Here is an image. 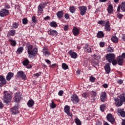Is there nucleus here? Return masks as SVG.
Returning <instances> with one entry per match:
<instances>
[{"mask_svg":"<svg viewBox=\"0 0 125 125\" xmlns=\"http://www.w3.org/2000/svg\"><path fill=\"white\" fill-rule=\"evenodd\" d=\"M11 99H12V95L9 93H5L4 95L3 103L5 104H9L11 102Z\"/></svg>","mask_w":125,"mask_h":125,"instance_id":"1","label":"nucleus"},{"mask_svg":"<svg viewBox=\"0 0 125 125\" xmlns=\"http://www.w3.org/2000/svg\"><path fill=\"white\" fill-rule=\"evenodd\" d=\"M17 77H18L19 79L21 78L24 81H26V80L27 79V77L26 76V74H25V72H24L22 70H20L17 72Z\"/></svg>","mask_w":125,"mask_h":125,"instance_id":"2","label":"nucleus"},{"mask_svg":"<svg viewBox=\"0 0 125 125\" xmlns=\"http://www.w3.org/2000/svg\"><path fill=\"white\" fill-rule=\"evenodd\" d=\"M105 58L109 63H112L113 60L116 58V55H115V54L112 53L107 54L105 56Z\"/></svg>","mask_w":125,"mask_h":125,"instance_id":"3","label":"nucleus"},{"mask_svg":"<svg viewBox=\"0 0 125 125\" xmlns=\"http://www.w3.org/2000/svg\"><path fill=\"white\" fill-rule=\"evenodd\" d=\"M28 54L29 55L28 57L29 58H33V57H35V56L38 54V49L37 47L34 48L31 51H28Z\"/></svg>","mask_w":125,"mask_h":125,"instance_id":"4","label":"nucleus"},{"mask_svg":"<svg viewBox=\"0 0 125 125\" xmlns=\"http://www.w3.org/2000/svg\"><path fill=\"white\" fill-rule=\"evenodd\" d=\"M9 15V10L3 8L0 10V17H6V16Z\"/></svg>","mask_w":125,"mask_h":125,"instance_id":"5","label":"nucleus"},{"mask_svg":"<svg viewBox=\"0 0 125 125\" xmlns=\"http://www.w3.org/2000/svg\"><path fill=\"white\" fill-rule=\"evenodd\" d=\"M78 9L80 11V14L82 16H83V15H85L86 13V11H87V7L85 6H80L78 7Z\"/></svg>","mask_w":125,"mask_h":125,"instance_id":"6","label":"nucleus"},{"mask_svg":"<svg viewBox=\"0 0 125 125\" xmlns=\"http://www.w3.org/2000/svg\"><path fill=\"white\" fill-rule=\"evenodd\" d=\"M23 98L22 97V95L20 94V92H17L15 94V102L16 103H19L21 100H22Z\"/></svg>","mask_w":125,"mask_h":125,"instance_id":"7","label":"nucleus"},{"mask_svg":"<svg viewBox=\"0 0 125 125\" xmlns=\"http://www.w3.org/2000/svg\"><path fill=\"white\" fill-rule=\"evenodd\" d=\"M23 98L22 97V95L20 94V92H17L15 94V102L16 103H19L21 100H22Z\"/></svg>","mask_w":125,"mask_h":125,"instance_id":"8","label":"nucleus"},{"mask_svg":"<svg viewBox=\"0 0 125 125\" xmlns=\"http://www.w3.org/2000/svg\"><path fill=\"white\" fill-rule=\"evenodd\" d=\"M71 101L72 102H73V103H74V104H78L80 101V100L79 99V97H78V95L74 94L71 96Z\"/></svg>","mask_w":125,"mask_h":125,"instance_id":"9","label":"nucleus"},{"mask_svg":"<svg viewBox=\"0 0 125 125\" xmlns=\"http://www.w3.org/2000/svg\"><path fill=\"white\" fill-rule=\"evenodd\" d=\"M124 59H125V58L123 57V54H122V55L117 57V64H118L119 66H123V64H124Z\"/></svg>","mask_w":125,"mask_h":125,"instance_id":"10","label":"nucleus"},{"mask_svg":"<svg viewBox=\"0 0 125 125\" xmlns=\"http://www.w3.org/2000/svg\"><path fill=\"white\" fill-rule=\"evenodd\" d=\"M6 79L2 75H0V87H2L3 85L6 84Z\"/></svg>","mask_w":125,"mask_h":125,"instance_id":"11","label":"nucleus"},{"mask_svg":"<svg viewBox=\"0 0 125 125\" xmlns=\"http://www.w3.org/2000/svg\"><path fill=\"white\" fill-rule=\"evenodd\" d=\"M64 112L68 115L69 117L72 118L73 114L70 113V106L68 105H66L64 107Z\"/></svg>","mask_w":125,"mask_h":125,"instance_id":"12","label":"nucleus"},{"mask_svg":"<svg viewBox=\"0 0 125 125\" xmlns=\"http://www.w3.org/2000/svg\"><path fill=\"white\" fill-rule=\"evenodd\" d=\"M10 112H11L13 115H17V114H19L18 106L15 105L13 107L11 108L10 109Z\"/></svg>","mask_w":125,"mask_h":125,"instance_id":"13","label":"nucleus"},{"mask_svg":"<svg viewBox=\"0 0 125 125\" xmlns=\"http://www.w3.org/2000/svg\"><path fill=\"white\" fill-rule=\"evenodd\" d=\"M114 100L115 102V104L116 105V107H121V106H123L124 103H122L121 101L119 99V98H114Z\"/></svg>","mask_w":125,"mask_h":125,"instance_id":"14","label":"nucleus"},{"mask_svg":"<svg viewBox=\"0 0 125 125\" xmlns=\"http://www.w3.org/2000/svg\"><path fill=\"white\" fill-rule=\"evenodd\" d=\"M106 119L108 122L111 123L112 125L115 123V119L111 114H108L106 116Z\"/></svg>","mask_w":125,"mask_h":125,"instance_id":"15","label":"nucleus"},{"mask_svg":"<svg viewBox=\"0 0 125 125\" xmlns=\"http://www.w3.org/2000/svg\"><path fill=\"white\" fill-rule=\"evenodd\" d=\"M48 34L52 37H56L58 35V32L55 30L50 29L48 30Z\"/></svg>","mask_w":125,"mask_h":125,"instance_id":"16","label":"nucleus"},{"mask_svg":"<svg viewBox=\"0 0 125 125\" xmlns=\"http://www.w3.org/2000/svg\"><path fill=\"white\" fill-rule=\"evenodd\" d=\"M68 54L70 55L71 58L73 59H76L78 58V54L76 52H73V50H70L68 52Z\"/></svg>","mask_w":125,"mask_h":125,"instance_id":"17","label":"nucleus"},{"mask_svg":"<svg viewBox=\"0 0 125 125\" xmlns=\"http://www.w3.org/2000/svg\"><path fill=\"white\" fill-rule=\"evenodd\" d=\"M107 98V93L105 92H102L100 95L101 102H105Z\"/></svg>","mask_w":125,"mask_h":125,"instance_id":"18","label":"nucleus"},{"mask_svg":"<svg viewBox=\"0 0 125 125\" xmlns=\"http://www.w3.org/2000/svg\"><path fill=\"white\" fill-rule=\"evenodd\" d=\"M42 52L43 55L46 57H48L50 55V52L48 51V49L46 47H44L42 49Z\"/></svg>","mask_w":125,"mask_h":125,"instance_id":"19","label":"nucleus"},{"mask_svg":"<svg viewBox=\"0 0 125 125\" xmlns=\"http://www.w3.org/2000/svg\"><path fill=\"white\" fill-rule=\"evenodd\" d=\"M84 50L85 52L87 53H91L92 52V50H91V47L89 45L86 44L83 47Z\"/></svg>","mask_w":125,"mask_h":125,"instance_id":"20","label":"nucleus"},{"mask_svg":"<svg viewBox=\"0 0 125 125\" xmlns=\"http://www.w3.org/2000/svg\"><path fill=\"white\" fill-rule=\"evenodd\" d=\"M109 23H110V22L109 21H107L106 22L105 26H104V30L107 33L109 32H110V31H111V26H110V24H109Z\"/></svg>","mask_w":125,"mask_h":125,"instance_id":"21","label":"nucleus"},{"mask_svg":"<svg viewBox=\"0 0 125 125\" xmlns=\"http://www.w3.org/2000/svg\"><path fill=\"white\" fill-rule=\"evenodd\" d=\"M117 112L118 114H120V116H121L123 118L125 117V111H124V109L119 108L117 110Z\"/></svg>","mask_w":125,"mask_h":125,"instance_id":"22","label":"nucleus"},{"mask_svg":"<svg viewBox=\"0 0 125 125\" xmlns=\"http://www.w3.org/2000/svg\"><path fill=\"white\" fill-rule=\"evenodd\" d=\"M72 33L75 37L78 36L80 34V29L77 28V27H74L72 30Z\"/></svg>","mask_w":125,"mask_h":125,"instance_id":"23","label":"nucleus"},{"mask_svg":"<svg viewBox=\"0 0 125 125\" xmlns=\"http://www.w3.org/2000/svg\"><path fill=\"white\" fill-rule=\"evenodd\" d=\"M104 70L106 74H110V72H111V67H110L109 63H107L104 66Z\"/></svg>","mask_w":125,"mask_h":125,"instance_id":"24","label":"nucleus"},{"mask_svg":"<svg viewBox=\"0 0 125 125\" xmlns=\"http://www.w3.org/2000/svg\"><path fill=\"white\" fill-rule=\"evenodd\" d=\"M13 76H14V73L12 72H9L6 77V81H10V80L13 78Z\"/></svg>","mask_w":125,"mask_h":125,"instance_id":"25","label":"nucleus"},{"mask_svg":"<svg viewBox=\"0 0 125 125\" xmlns=\"http://www.w3.org/2000/svg\"><path fill=\"white\" fill-rule=\"evenodd\" d=\"M34 104L35 102H34V100L32 99L29 100L27 103V105L28 107H29V108H32V107H33V106H34Z\"/></svg>","mask_w":125,"mask_h":125,"instance_id":"26","label":"nucleus"},{"mask_svg":"<svg viewBox=\"0 0 125 125\" xmlns=\"http://www.w3.org/2000/svg\"><path fill=\"white\" fill-rule=\"evenodd\" d=\"M63 12V11H59L56 13V15L59 19H61V18H63V16H64Z\"/></svg>","mask_w":125,"mask_h":125,"instance_id":"27","label":"nucleus"},{"mask_svg":"<svg viewBox=\"0 0 125 125\" xmlns=\"http://www.w3.org/2000/svg\"><path fill=\"white\" fill-rule=\"evenodd\" d=\"M104 33H103V31H100L97 34V37L98 39H102V38H104Z\"/></svg>","mask_w":125,"mask_h":125,"instance_id":"28","label":"nucleus"},{"mask_svg":"<svg viewBox=\"0 0 125 125\" xmlns=\"http://www.w3.org/2000/svg\"><path fill=\"white\" fill-rule=\"evenodd\" d=\"M15 34H16L15 30H11L8 32L7 37H13Z\"/></svg>","mask_w":125,"mask_h":125,"instance_id":"29","label":"nucleus"},{"mask_svg":"<svg viewBox=\"0 0 125 125\" xmlns=\"http://www.w3.org/2000/svg\"><path fill=\"white\" fill-rule=\"evenodd\" d=\"M42 11H43L42 5V4H40L38 6V13L42 14Z\"/></svg>","mask_w":125,"mask_h":125,"instance_id":"30","label":"nucleus"},{"mask_svg":"<svg viewBox=\"0 0 125 125\" xmlns=\"http://www.w3.org/2000/svg\"><path fill=\"white\" fill-rule=\"evenodd\" d=\"M111 41L115 43H117L119 42V38L116 36H113L111 38Z\"/></svg>","mask_w":125,"mask_h":125,"instance_id":"31","label":"nucleus"},{"mask_svg":"<svg viewBox=\"0 0 125 125\" xmlns=\"http://www.w3.org/2000/svg\"><path fill=\"white\" fill-rule=\"evenodd\" d=\"M119 98L122 103H125V94H121L120 96H119Z\"/></svg>","mask_w":125,"mask_h":125,"instance_id":"32","label":"nucleus"},{"mask_svg":"<svg viewBox=\"0 0 125 125\" xmlns=\"http://www.w3.org/2000/svg\"><path fill=\"white\" fill-rule=\"evenodd\" d=\"M49 25L50 26L52 27V28H56V27L58 26L57 23H56L55 21L50 22Z\"/></svg>","mask_w":125,"mask_h":125,"instance_id":"33","label":"nucleus"},{"mask_svg":"<svg viewBox=\"0 0 125 125\" xmlns=\"http://www.w3.org/2000/svg\"><path fill=\"white\" fill-rule=\"evenodd\" d=\"M121 9L123 11V12H125V1L122 2L120 4Z\"/></svg>","mask_w":125,"mask_h":125,"instance_id":"34","label":"nucleus"},{"mask_svg":"<svg viewBox=\"0 0 125 125\" xmlns=\"http://www.w3.org/2000/svg\"><path fill=\"white\" fill-rule=\"evenodd\" d=\"M74 122L77 125H82V122L78 118H75Z\"/></svg>","mask_w":125,"mask_h":125,"instance_id":"35","label":"nucleus"},{"mask_svg":"<svg viewBox=\"0 0 125 125\" xmlns=\"http://www.w3.org/2000/svg\"><path fill=\"white\" fill-rule=\"evenodd\" d=\"M9 42H10V44L12 46H15V45H16V41L15 40L9 39Z\"/></svg>","mask_w":125,"mask_h":125,"instance_id":"36","label":"nucleus"},{"mask_svg":"<svg viewBox=\"0 0 125 125\" xmlns=\"http://www.w3.org/2000/svg\"><path fill=\"white\" fill-rule=\"evenodd\" d=\"M51 102L52 103L49 104L51 109H55V108H56V104L54 103L53 101H52Z\"/></svg>","mask_w":125,"mask_h":125,"instance_id":"37","label":"nucleus"},{"mask_svg":"<svg viewBox=\"0 0 125 125\" xmlns=\"http://www.w3.org/2000/svg\"><path fill=\"white\" fill-rule=\"evenodd\" d=\"M29 63H30V61H29V60H28V59H25L22 62V64L23 66H28V64Z\"/></svg>","mask_w":125,"mask_h":125,"instance_id":"38","label":"nucleus"},{"mask_svg":"<svg viewBox=\"0 0 125 125\" xmlns=\"http://www.w3.org/2000/svg\"><path fill=\"white\" fill-rule=\"evenodd\" d=\"M69 11L71 13H75V12H76V7L74 6L70 7Z\"/></svg>","mask_w":125,"mask_h":125,"instance_id":"39","label":"nucleus"},{"mask_svg":"<svg viewBox=\"0 0 125 125\" xmlns=\"http://www.w3.org/2000/svg\"><path fill=\"white\" fill-rule=\"evenodd\" d=\"M107 11L108 13H112L113 12V6L112 5H109L107 8Z\"/></svg>","mask_w":125,"mask_h":125,"instance_id":"40","label":"nucleus"},{"mask_svg":"<svg viewBox=\"0 0 125 125\" xmlns=\"http://www.w3.org/2000/svg\"><path fill=\"white\" fill-rule=\"evenodd\" d=\"M62 67L63 70H67V69H69V66H68V65L65 63H62Z\"/></svg>","mask_w":125,"mask_h":125,"instance_id":"41","label":"nucleus"},{"mask_svg":"<svg viewBox=\"0 0 125 125\" xmlns=\"http://www.w3.org/2000/svg\"><path fill=\"white\" fill-rule=\"evenodd\" d=\"M105 107H106V105L105 104H103L101 105L100 107V109L101 112H104Z\"/></svg>","mask_w":125,"mask_h":125,"instance_id":"42","label":"nucleus"},{"mask_svg":"<svg viewBox=\"0 0 125 125\" xmlns=\"http://www.w3.org/2000/svg\"><path fill=\"white\" fill-rule=\"evenodd\" d=\"M19 26V22H15L13 24V27L14 29H17V28H18Z\"/></svg>","mask_w":125,"mask_h":125,"instance_id":"43","label":"nucleus"},{"mask_svg":"<svg viewBox=\"0 0 125 125\" xmlns=\"http://www.w3.org/2000/svg\"><path fill=\"white\" fill-rule=\"evenodd\" d=\"M23 47H19L17 50V52H19V53H21V52H23Z\"/></svg>","mask_w":125,"mask_h":125,"instance_id":"44","label":"nucleus"},{"mask_svg":"<svg viewBox=\"0 0 125 125\" xmlns=\"http://www.w3.org/2000/svg\"><path fill=\"white\" fill-rule=\"evenodd\" d=\"M32 21L35 24H36V23H37V22H38V20H37V18H36V17L35 16H33L32 17Z\"/></svg>","mask_w":125,"mask_h":125,"instance_id":"45","label":"nucleus"},{"mask_svg":"<svg viewBox=\"0 0 125 125\" xmlns=\"http://www.w3.org/2000/svg\"><path fill=\"white\" fill-rule=\"evenodd\" d=\"M95 80H96V78L95 77L91 76V77H90V78H89V81L90 82H91V83H94V82H95Z\"/></svg>","mask_w":125,"mask_h":125,"instance_id":"46","label":"nucleus"},{"mask_svg":"<svg viewBox=\"0 0 125 125\" xmlns=\"http://www.w3.org/2000/svg\"><path fill=\"white\" fill-rule=\"evenodd\" d=\"M98 23L99 24V25H105L106 21H99L98 22Z\"/></svg>","mask_w":125,"mask_h":125,"instance_id":"47","label":"nucleus"},{"mask_svg":"<svg viewBox=\"0 0 125 125\" xmlns=\"http://www.w3.org/2000/svg\"><path fill=\"white\" fill-rule=\"evenodd\" d=\"M27 23H28V19H27L26 18H24L22 19V24H23V25H26Z\"/></svg>","mask_w":125,"mask_h":125,"instance_id":"48","label":"nucleus"},{"mask_svg":"<svg viewBox=\"0 0 125 125\" xmlns=\"http://www.w3.org/2000/svg\"><path fill=\"white\" fill-rule=\"evenodd\" d=\"M27 53L29 52V51H31L33 49V45H29L27 47Z\"/></svg>","mask_w":125,"mask_h":125,"instance_id":"49","label":"nucleus"},{"mask_svg":"<svg viewBox=\"0 0 125 125\" xmlns=\"http://www.w3.org/2000/svg\"><path fill=\"white\" fill-rule=\"evenodd\" d=\"M111 63L113 66H115V65H117L118 64V61L115 59L113 60L111 62Z\"/></svg>","mask_w":125,"mask_h":125,"instance_id":"50","label":"nucleus"},{"mask_svg":"<svg viewBox=\"0 0 125 125\" xmlns=\"http://www.w3.org/2000/svg\"><path fill=\"white\" fill-rule=\"evenodd\" d=\"M117 17L118 19H122L124 17L123 15H122V14L118 13L117 14Z\"/></svg>","mask_w":125,"mask_h":125,"instance_id":"51","label":"nucleus"},{"mask_svg":"<svg viewBox=\"0 0 125 125\" xmlns=\"http://www.w3.org/2000/svg\"><path fill=\"white\" fill-rule=\"evenodd\" d=\"M68 29H69V26H68V25H65L63 27L64 31H65V32H67V31H68Z\"/></svg>","mask_w":125,"mask_h":125,"instance_id":"52","label":"nucleus"},{"mask_svg":"<svg viewBox=\"0 0 125 125\" xmlns=\"http://www.w3.org/2000/svg\"><path fill=\"white\" fill-rule=\"evenodd\" d=\"M44 61L47 63L48 65H51V62L49 61V60L45 59Z\"/></svg>","mask_w":125,"mask_h":125,"instance_id":"53","label":"nucleus"},{"mask_svg":"<svg viewBox=\"0 0 125 125\" xmlns=\"http://www.w3.org/2000/svg\"><path fill=\"white\" fill-rule=\"evenodd\" d=\"M5 9H9L10 8V5L7 3L5 4L4 5Z\"/></svg>","mask_w":125,"mask_h":125,"instance_id":"54","label":"nucleus"},{"mask_svg":"<svg viewBox=\"0 0 125 125\" xmlns=\"http://www.w3.org/2000/svg\"><path fill=\"white\" fill-rule=\"evenodd\" d=\"M104 45H105L104 42H100V46L101 47H104Z\"/></svg>","mask_w":125,"mask_h":125,"instance_id":"55","label":"nucleus"},{"mask_svg":"<svg viewBox=\"0 0 125 125\" xmlns=\"http://www.w3.org/2000/svg\"><path fill=\"white\" fill-rule=\"evenodd\" d=\"M63 93H64V92L63 91L60 90L58 93V95H59V96H62Z\"/></svg>","mask_w":125,"mask_h":125,"instance_id":"56","label":"nucleus"},{"mask_svg":"<svg viewBox=\"0 0 125 125\" xmlns=\"http://www.w3.org/2000/svg\"><path fill=\"white\" fill-rule=\"evenodd\" d=\"M42 74V72H39V73H36L34 74V77H37V78H39V76L40 75Z\"/></svg>","mask_w":125,"mask_h":125,"instance_id":"57","label":"nucleus"},{"mask_svg":"<svg viewBox=\"0 0 125 125\" xmlns=\"http://www.w3.org/2000/svg\"><path fill=\"white\" fill-rule=\"evenodd\" d=\"M64 18H65V19H69L70 18V17L69 16V14L66 13L64 15Z\"/></svg>","mask_w":125,"mask_h":125,"instance_id":"58","label":"nucleus"},{"mask_svg":"<svg viewBox=\"0 0 125 125\" xmlns=\"http://www.w3.org/2000/svg\"><path fill=\"white\" fill-rule=\"evenodd\" d=\"M40 4H42L43 8H44V7H45V6L46 5V4H47V3L46 2H42L40 3Z\"/></svg>","mask_w":125,"mask_h":125,"instance_id":"59","label":"nucleus"},{"mask_svg":"<svg viewBox=\"0 0 125 125\" xmlns=\"http://www.w3.org/2000/svg\"><path fill=\"white\" fill-rule=\"evenodd\" d=\"M117 83H119V84H122L123 83V81L120 79L119 80H117Z\"/></svg>","mask_w":125,"mask_h":125,"instance_id":"60","label":"nucleus"},{"mask_svg":"<svg viewBox=\"0 0 125 125\" xmlns=\"http://www.w3.org/2000/svg\"><path fill=\"white\" fill-rule=\"evenodd\" d=\"M108 52H113L114 49H113V48H112V47H110L108 48Z\"/></svg>","mask_w":125,"mask_h":125,"instance_id":"61","label":"nucleus"},{"mask_svg":"<svg viewBox=\"0 0 125 125\" xmlns=\"http://www.w3.org/2000/svg\"><path fill=\"white\" fill-rule=\"evenodd\" d=\"M95 125H102V122L101 121H98L96 123Z\"/></svg>","mask_w":125,"mask_h":125,"instance_id":"62","label":"nucleus"},{"mask_svg":"<svg viewBox=\"0 0 125 125\" xmlns=\"http://www.w3.org/2000/svg\"><path fill=\"white\" fill-rule=\"evenodd\" d=\"M117 12H121V5H119L117 7Z\"/></svg>","mask_w":125,"mask_h":125,"instance_id":"63","label":"nucleus"},{"mask_svg":"<svg viewBox=\"0 0 125 125\" xmlns=\"http://www.w3.org/2000/svg\"><path fill=\"white\" fill-rule=\"evenodd\" d=\"M122 40L124 42H125V35H123L122 36Z\"/></svg>","mask_w":125,"mask_h":125,"instance_id":"64","label":"nucleus"}]
</instances>
